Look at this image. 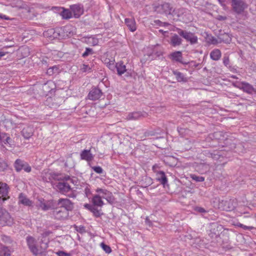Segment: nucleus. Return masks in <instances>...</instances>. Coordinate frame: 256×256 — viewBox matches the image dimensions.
<instances>
[{
	"mask_svg": "<svg viewBox=\"0 0 256 256\" xmlns=\"http://www.w3.org/2000/svg\"><path fill=\"white\" fill-rule=\"evenodd\" d=\"M80 158L88 162L92 161L94 159V156L90 152V149L82 150L80 153Z\"/></svg>",
	"mask_w": 256,
	"mask_h": 256,
	"instance_id": "15",
	"label": "nucleus"
},
{
	"mask_svg": "<svg viewBox=\"0 0 256 256\" xmlns=\"http://www.w3.org/2000/svg\"><path fill=\"white\" fill-rule=\"evenodd\" d=\"M24 166L22 168V170L26 172H30L32 170L30 166L26 162H24Z\"/></svg>",
	"mask_w": 256,
	"mask_h": 256,
	"instance_id": "42",
	"label": "nucleus"
},
{
	"mask_svg": "<svg viewBox=\"0 0 256 256\" xmlns=\"http://www.w3.org/2000/svg\"><path fill=\"white\" fill-rule=\"evenodd\" d=\"M22 136L25 138L28 139L33 134V130L32 128H24L22 131Z\"/></svg>",
	"mask_w": 256,
	"mask_h": 256,
	"instance_id": "25",
	"label": "nucleus"
},
{
	"mask_svg": "<svg viewBox=\"0 0 256 256\" xmlns=\"http://www.w3.org/2000/svg\"><path fill=\"white\" fill-rule=\"evenodd\" d=\"M225 18H223L222 16H220V18L219 20H224Z\"/></svg>",
	"mask_w": 256,
	"mask_h": 256,
	"instance_id": "62",
	"label": "nucleus"
},
{
	"mask_svg": "<svg viewBox=\"0 0 256 256\" xmlns=\"http://www.w3.org/2000/svg\"><path fill=\"white\" fill-rule=\"evenodd\" d=\"M171 56L172 60L176 61L181 62L182 59V54L181 52L178 51L174 52L171 54Z\"/></svg>",
	"mask_w": 256,
	"mask_h": 256,
	"instance_id": "32",
	"label": "nucleus"
},
{
	"mask_svg": "<svg viewBox=\"0 0 256 256\" xmlns=\"http://www.w3.org/2000/svg\"><path fill=\"white\" fill-rule=\"evenodd\" d=\"M236 204V201L234 199L222 200L219 202L218 208L222 210L230 211L233 210Z\"/></svg>",
	"mask_w": 256,
	"mask_h": 256,
	"instance_id": "5",
	"label": "nucleus"
},
{
	"mask_svg": "<svg viewBox=\"0 0 256 256\" xmlns=\"http://www.w3.org/2000/svg\"><path fill=\"white\" fill-rule=\"evenodd\" d=\"M60 31L61 29H57L56 30L51 29L46 32L44 34L46 36H48V35L50 34V36H52L54 38H62V36H61L60 35Z\"/></svg>",
	"mask_w": 256,
	"mask_h": 256,
	"instance_id": "21",
	"label": "nucleus"
},
{
	"mask_svg": "<svg viewBox=\"0 0 256 256\" xmlns=\"http://www.w3.org/2000/svg\"><path fill=\"white\" fill-rule=\"evenodd\" d=\"M198 0H186L187 2L190 4H195L196 2H198Z\"/></svg>",
	"mask_w": 256,
	"mask_h": 256,
	"instance_id": "54",
	"label": "nucleus"
},
{
	"mask_svg": "<svg viewBox=\"0 0 256 256\" xmlns=\"http://www.w3.org/2000/svg\"><path fill=\"white\" fill-rule=\"evenodd\" d=\"M221 56V52L218 50L216 49L212 52H211L210 54V58L214 60H218Z\"/></svg>",
	"mask_w": 256,
	"mask_h": 256,
	"instance_id": "28",
	"label": "nucleus"
},
{
	"mask_svg": "<svg viewBox=\"0 0 256 256\" xmlns=\"http://www.w3.org/2000/svg\"><path fill=\"white\" fill-rule=\"evenodd\" d=\"M24 161L20 160L17 159L14 164V166L16 169V170L17 172H20L22 170V168L24 166Z\"/></svg>",
	"mask_w": 256,
	"mask_h": 256,
	"instance_id": "27",
	"label": "nucleus"
},
{
	"mask_svg": "<svg viewBox=\"0 0 256 256\" xmlns=\"http://www.w3.org/2000/svg\"><path fill=\"white\" fill-rule=\"evenodd\" d=\"M223 63L225 66H228L230 64V60L228 56H225L223 58Z\"/></svg>",
	"mask_w": 256,
	"mask_h": 256,
	"instance_id": "45",
	"label": "nucleus"
},
{
	"mask_svg": "<svg viewBox=\"0 0 256 256\" xmlns=\"http://www.w3.org/2000/svg\"><path fill=\"white\" fill-rule=\"evenodd\" d=\"M190 178L196 182H202L204 180V177L197 176L195 174H191Z\"/></svg>",
	"mask_w": 256,
	"mask_h": 256,
	"instance_id": "37",
	"label": "nucleus"
},
{
	"mask_svg": "<svg viewBox=\"0 0 256 256\" xmlns=\"http://www.w3.org/2000/svg\"><path fill=\"white\" fill-rule=\"evenodd\" d=\"M154 22L156 24H158L159 26H162V24H163L162 22H160V20H155Z\"/></svg>",
	"mask_w": 256,
	"mask_h": 256,
	"instance_id": "57",
	"label": "nucleus"
},
{
	"mask_svg": "<svg viewBox=\"0 0 256 256\" xmlns=\"http://www.w3.org/2000/svg\"><path fill=\"white\" fill-rule=\"evenodd\" d=\"M56 206V204L54 200H45L44 199L39 200L38 204V208L44 211L54 210Z\"/></svg>",
	"mask_w": 256,
	"mask_h": 256,
	"instance_id": "6",
	"label": "nucleus"
},
{
	"mask_svg": "<svg viewBox=\"0 0 256 256\" xmlns=\"http://www.w3.org/2000/svg\"><path fill=\"white\" fill-rule=\"evenodd\" d=\"M70 9L75 18H78L83 12V9L80 4L72 5Z\"/></svg>",
	"mask_w": 256,
	"mask_h": 256,
	"instance_id": "14",
	"label": "nucleus"
},
{
	"mask_svg": "<svg viewBox=\"0 0 256 256\" xmlns=\"http://www.w3.org/2000/svg\"><path fill=\"white\" fill-rule=\"evenodd\" d=\"M176 30L180 36L184 38L187 42H189L191 44L198 43V37L194 33L184 30L179 28H177Z\"/></svg>",
	"mask_w": 256,
	"mask_h": 256,
	"instance_id": "4",
	"label": "nucleus"
},
{
	"mask_svg": "<svg viewBox=\"0 0 256 256\" xmlns=\"http://www.w3.org/2000/svg\"><path fill=\"white\" fill-rule=\"evenodd\" d=\"M59 72V68L58 66H54L52 67H50L47 70V74L50 76L54 74H58Z\"/></svg>",
	"mask_w": 256,
	"mask_h": 256,
	"instance_id": "33",
	"label": "nucleus"
},
{
	"mask_svg": "<svg viewBox=\"0 0 256 256\" xmlns=\"http://www.w3.org/2000/svg\"><path fill=\"white\" fill-rule=\"evenodd\" d=\"M5 54L4 52H0V58L4 56Z\"/></svg>",
	"mask_w": 256,
	"mask_h": 256,
	"instance_id": "58",
	"label": "nucleus"
},
{
	"mask_svg": "<svg viewBox=\"0 0 256 256\" xmlns=\"http://www.w3.org/2000/svg\"><path fill=\"white\" fill-rule=\"evenodd\" d=\"M154 8L157 13L164 14L166 16L172 14V12L174 11L171 4L166 2H162L155 4Z\"/></svg>",
	"mask_w": 256,
	"mask_h": 256,
	"instance_id": "3",
	"label": "nucleus"
},
{
	"mask_svg": "<svg viewBox=\"0 0 256 256\" xmlns=\"http://www.w3.org/2000/svg\"><path fill=\"white\" fill-rule=\"evenodd\" d=\"M241 89L247 93L252 94L254 91V88L252 86L246 82H242Z\"/></svg>",
	"mask_w": 256,
	"mask_h": 256,
	"instance_id": "26",
	"label": "nucleus"
},
{
	"mask_svg": "<svg viewBox=\"0 0 256 256\" xmlns=\"http://www.w3.org/2000/svg\"><path fill=\"white\" fill-rule=\"evenodd\" d=\"M116 68L118 72V74L121 76L124 74V72H126V66L124 64V62H118L116 64Z\"/></svg>",
	"mask_w": 256,
	"mask_h": 256,
	"instance_id": "24",
	"label": "nucleus"
},
{
	"mask_svg": "<svg viewBox=\"0 0 256 256\" xmlns=\"http://www.w3.org/2000/svg\"><path fill=\"white\" fill-rule=\"evenodd\" d=\"M28 245L30 251L36 256H44L46 255L45 250L48 247L46 243H43L40 246V248H38L36 245V241L32 236H28L26 238Z\"/></svg>",
	"mask_w": 256,
	"mask_h": 256,
	"instance_id": "2",
	"label": "nucleus"
},
{
	"mask_svg": "<svg viewBox=\"0 0 256 256\" xmlns=\"http://www.w3.org/2000/svg\"><path fill=\"white\" fill-rule=\"evenodd\" d=\"M90 211L94 214V215L96 217H100L101 215L100 211L98 210V208H96L94 206V208Z\"/></svg>",
	"mask_w": 256,
	"mask_h": 256,
	"instance_id": "40",
	"label": "nucleus"
},
{
	"mask_svg": "<svg viewBox=\"0 0 256 256\" xmlns=\"http://www.w3.org/2000/svg\"><path fill=\"white\" fill-rule=\"evenodd\" d=\"M154 135V134L152 132H150V131L146 132L144 133V136L140 137V140H144L145 138L150 136H152Z\"/></svg>",
	"mask_w": 256,
	"mask_h": 256,
	"instance_id": "43",
	"label": "nucleus"
},
{
	"mask_svg": "<svg viewBox=\"0 0 256 256\" xmlns=\"http://www.w3.org/2000/svg\"><path fill=\"white\" fill-rule=\"evenodd\" d=\"M13 219L10 214L4 209L0 214V224L2 225H11L12 224Z\"/></svg>",
	"mask_w": 256,
	"mask_h": 256,
	"instance_id": "8",
	"label": "nucleus"
},
{
	"mask_svg": "<svg viewBox=\"0 0 256 256\" xmlns=\"http://www.w3.org/2000/svg\"><path fill=\"white\" fill-rule=\"evenodd\" d=\"M18 202L24 206H30L32 202L24 194L20 193L18 196Z\"/></svg>",
	"mask_w": 256,
	"mask_h": 256,
	"instance_id": "20",
	"label": "nucleus"
},
{
	"mask_svg": "<svg viewBox=\"0 0 256 256\" xmlns=\"http://www.w3.org/2000/svg\"><path fill=\"white\" fill-rule=\"evenodd\" d=\"M93 54L92 49L90 48H86V49L85 52L83 53V54H82V56L84 58H86L87 56H88L89 54Z\"/></svg>",
	"mask_w": 256,
	"mask_h": 256,
	"instance_id": "39",
	"label": "nucleus"
},
{
	"mask_svg": "<svg viewBox=\"0 0 256 256\" xmlns=\"http://www.w3.org/2000/svg\"><path fill=\"white\" fill-rule=\"evenodd\" d=\"M96 192L99 193L98 195H100V196L102 197V199H106L110 204H111L114 202V199L112 192L106 190L102 188H98L96 189Z\"/></svg>",
	"mask_w": 256,
	"mask_h": 256,
	"instance_id": "9",
	"label": "nucleus"
},
{
	"mask_svg": "<svg viewBox=\"0 0 256 256\" xmlns=\"http://www.w3.org/2000/svg\"><path fill=\"white\" fill-rule=\"evenodd\" d=\"M58 256H70V254L65 252L63 251H59L57 252Z\"/></svg>",
	"mask_w": 256,
	"mask_h": 256,
	"instance_id": "48",
	"label": "nucleus"
},
{
	"mask_svg": "<svg viewBox=\"0 0 256 256\" xmlns=\"http://www.w3.org/2000/svg\"><path fill=\"white\" fill-rule=\"evenodd\" d=\"M8 164L4 161H0V172H4L6 170Z\"/></svg>",
	"mask_w": 256,
	"mask_h": 256,
	"instance_id": "38",
	"label": "nucleus"
},
{
	"mask_svg": "<svg viewBox=\"0 0 256 256\" xmlns=\"http://www.w3.org/2000/svg\"><path fill=\"white\" fill-rule=\"evenodd\" d=\"M60 180L55 184V188L60 193L64 194L70 198H76V190L71 188L69 182H72V180L69 176L60 177L58 178Z\"/></svg>",
	"mask_w": 256,
	"mask_h": 256,
	"instance_id": "1",
	"label": "nucleus"
},
{
	"mask_svg": "<svg viewBox=\"0 0 256 256\" xmlns=\"http://www.w3.org/2000/svg\"><path fill=\"white\" fill-rule=\"evenodd\" d=\"M244 226V224H240L238 225V226H239L240 227L242 228H243V226Z\"/></svg>",
	"mask_w": 256,
	"mask_h": 256,
	"instance_id": "60",
	"label": "nucleus"
},
{
	"mask_svg": "<svg viewBox=\"0 0 256 256\" xmlns=\"http://www.w3.org/2000/svg\"><path fill=\"white\" fill-rule=\"evenodd\" d=\"M0 18L2 19H4V20H8V18L6 17V16L5 15H2V14H0Z\"/></svg>",
	"mask_w": 256,
	"mask_h": 256,
	"instance_id": "56",
	"label": "nucleus"
},
{
	"mask_svg": "<svg viewBox=\"0 0 256 256\" xmlns=\"http://www.w3.org/2000/svg\"><path fill=\"white\" fill-rule=\"evenodd\" d=\"M84 207L89 210H91L92 208H94V206L90 204H84Z\"/></svg>",
	"mask_w": 256,
	"mask_h": 256,
	"instance_id": "51",
	"label": "nucleus"
},
{
	"mask_svg": "<svg viewBox=\"0 0 256 256\" xmlns=\"http://www.w3.org/2000/svg\"><path fill=\"white\" fill-rule=\"evenodd\" d=\"M253 228L252 226H244L242 228L244 230H252Z\"/></svg>",
	"mask_w": 256,
	"mask_h": 256,
	"instance_id": "55",
	"label": "nucleus"
},
{
	"mask_svg": "<svg viewBox=\"0 0 256 256\" xmlns=\"http://www.w3.org/2000/svg\"><path fill=\"white\" fill-rule=\"evenodd\" d=\"M9 6L18 10L26 8V4L20 0H12L10 1Z\"/></svg>",
	"mask_w": 256,
	"mask_h": 256,
	"instance_id": "17",
	"label": "nucleus"
},
{
	"mask_svg": "<svg viewBox=\"0 0 256 256\" xmlns=\"http://www.w3.org/2000/svg\"><path fill=\"white\" fill-rule=\"evenodd\" d=\"M156 179L163 185L164 187H166V185H168V179L164 172L160 171L157 173Z\"/></svg>",
	"mask_w": 256,
	"mask_h": 256,
	"instance_id": "16",
	"label": "nucleus"
},
{
	"mask_svg": "<svg viewBox=\"0 0 256 256\" xmlns=\"http://www.w3.org/2000/svg\"><path fill=\"white\" fill-rule=\"evenodd\" d=\"M100 246L103 249V250L106 253V254H110L112 252V249L110 247L106 244L102 242L100 244Z\"/></svg>",
	"mask_w": 256,
	"mask_h": 256,
	"instance_id": "36",
	"label": "nucleus"
},
{
	"mask_svg": "<svg viewBox=\"0 0 256 256\" xmlns=\"http://www.w3.org/2000/svg\"><path fill=\"white\" fill-rule=\"evenodd\" d=\"M233 85L234 86L241 89V87H242L241 83L240 84L238 82H236L233 83Z\"/></svg>",
	"mask_w": 256,
	"mask_h": 256,
	"instance_id": "52",
	"label": "nucleus"
},
{
	"mask_svg": "<svg viewBox=\"0 0 256 256\" xmlns=\"http://www.w3.org/2000/svg\"><path fill=\"white\" fill-rule=\"evenodd\" d=\"M218 38L220 42H224V43L230 44L232 40L231 37L229 34L225 32L220 34L218 36Z\"/></svg>",
	"mask_w": 256,
	"mask_h": 256,
	"instance_id": "22",
	"label": "nucleus"
},
{
	"mask_svg": "<svg viewBox=\"0 0 256 256\" xmlns=\"http://www.w3.org/2000/svg\"><path fill=\"white\" fill-rule=\"evenodd\" d=\"M61 16L64 19H68L72 16V12L68 10H64L61 12Z\"/></svg>",
	"mask_w": 256,
	"mask_h": 256,
	"instance_id": "35",
	"label": "nucleus"
},
{
	"mask_svg": "<svg viewBox=\"0 0 256 256\" xmlns=\"http://www.w3.org/2000/svg\"><path fill=\"white\" fill-rule=\"evenodd\" d=\"M224 135L225 134L222 132H216L212 134V137L214 139L223 140L226 138Z\"/></svg>",
	"mask_w": 256,
	"mask_h": 256,
	"instance_id": "30",
	"label": "nucleus"
},
{
	"mask_svg": "<svg viewBox=\"0 0 256 256\" xmlns=\"http://www.w3.org/2000/svg\"><path fill=\"white\" fill-rule=\"evenodd\" d=\"M75 228L76 230L81 234L84 233L86 232L85 228L84 226H75Z\"/></svg>",
	"mask_w": 256,
	"mask_h": 256,
	"instance_id": "44",
	"label": "nucleus"
},
{
	"mask_svg": "<svg viewBox=\"0 0 256 256\" xmlns=\"http://www.w3.org/2000/svg\"><path fill=\"white\" fill-rule=\"evenodd\" d=\"M108 67L110 69H112L113 68H116V65H114V62H110L108 64Z\"/></svg>",
	"mask_w": 256,
	"mask_h": 256,
	"instance_id": "53",
	"label": "nucleus"
},
{
	"mask_svg": "<svg viewBox=\"0 0 256 256\" xmlns=\"http://www.w3.org/2000/svg\"><path fill=\"white\" fill-rule=\"evenodd\" d=\"M142 116H144L140 112H134L128 114L124 119L127 120H136Z\"/></svg>",
	"mask_w": 256,
	"mask_h": 256,
	"instance_id": "13",
	"label": "nucleus"
},
{
	"mask_svg": "<svg viewBox=\"0 0 256 256\" xmlns=\"http://www.w3.org/2000/svg\"><path fill=\"white\" fill-rule=\"evenodd\" d=\"M90 68L88 65L83 64L81 67V70L83 72H86L88 70H90Z\"/></svg>",
	"mask_w": 256,
	"mask_h": 256,
	"instance_id": "47",
	"label": "nucleus"
},
{
	"mask_svg": "<svg viewBox=\"0 0 256 256\" xmlns=\"http://www.w3.org/2000/svg\"><path fill=\"white\" fill-rule=\"evenodd\" d=\"M182 40L178 35L174 34L170 38V44L173 46H179L182 44Z\"/></svg>",
	"mask_w": 256,
	"mask_h": 256,
	"instance_id": "19",
	"label": "nucleus"
},
{
	"mask_svg": "<svg viewBox=\"0 0 256 256\" xmlns=\"http://www.w3.org/2000/svg\"><path fill=\"white\" fill-rule=\"evenodd\" d=\"M211 40V42L212 44H218V43H220L219 42V40L218 38V39H216L214 37H212V39L210 40Z\"/></svg>",
	"mask_w": 256,
	"mask_h": 256,
	"instance_id": "49",
	"label": "nucleus"
},
{
	"mask_svg": "<svg viewBox=\"0 0 256 256\" xmlns=\"http://www.w3.org/2000/svg\"><path fill=\"white\" fill-rule=\"evenodd\" d=\"M196 210L199 212L203 213L206 212V210L202 208L198 207L196 208Z\"/></svg>",
	"mask_w": 256,
	"mask_h": 256,
	"instance_id": "50",
	"label": "nucleus"
},
{
	"mask_svg": "<svg viewBox=\"0 0 256 256\" xmlns=\"http://www.w3.org/2000/svg\"><path fill=\"white\" fill-rule=\"evenodd\" d=\"M8 186L6 183L0 182V200L4 202L6 200L9 198L8 196Z\"/></svg>",
	"mask_w": 256,
	"mask_h": 256,
	"instance_id": "10",
	"label": "nucleus"
},
{
	"mask_svg": "<svg viewBox=\"0 0 256 256\" xmlns=\"http://www.w3.org/2000/svg\"><path fill=\"white\" fill-rule=\"evenodd\" d=\"M102 95V92L100 90L96 88H94L90 91L88 97L89 99L94 100L100 98Z\"/></svg>",
	"mask_w": 256,
	"mask_h": 256,
	"instance_id": "12",
	"label": "nucleus"
},
{
	"mask_svg": "<svg viewBox=\"0 0 256 256\" xmlns=\"http://www.w3.org/2000/svg\"><path fill=\"white\" fill-rule=\"evenodd\" d=\"M84 193H85L86 196L87 198H89L91 194V192H90V189L88 188V186H87L86 187V188L84 189Z\"/></svg>",
	"mask_w": 256,
	"mask_h": 256,
	"instance_id": "46",
	"label": "nucleus"
},
{
	"mask_svg": "<svg viewBox=\"0 0 256 256\" xmlns=\"http://www.w3.org/2000/svg\"><path fill=\"white\" fill-rule=\"evenodd\" d=\"M232 78H234V79H238V77L236 76H234V75H232L231 76H230Z\"/></svg>",
	"mask_w": 256,
	"mask_h": 256,
	"instance_id": "59",
	"label": "nucleus"
},
{
	"mask_svg": "<svg viewBox=\"0 0 256 256\" xmlns=\"http://www.w3.org/2000/svg\"><path fill=\"white\" fill-rule=\"evenodd\" d=\"M124 21L126 24L131 32H134L136 30V26L134 19L126 18Z\"/></svg>",
	"mask_w": 256,
	"mask_h": 256,
	"instance_id": "18",
	"label": "nucleus"
},
{
	"mask_svg": "<svg viewBox=\"0 0 256 256\" xmlns=\"http://www.w3.org/2000/svg\"><path fill=\"white\" fill-rule=\"evenodd\" d=\"M0 139L2 142H4L5 144H11L12 142V138L7 136L6 134H0Z\"/></svg>",
	"mask_w": 256,
	"mask_h": 256,
	"instance_id": "31",
	"label": "nucleus"
},
{
	"mask_svg": "<svg viewBox=\"0 0 256 256\" xmlns=\"http://www.w3.org/2000/svg\"><path fill=\"white\" fill-rule=\"evenodd\" d=\"M0 256H10V252L8 248L0 244Z\"/></svg>",
	"mask_w": 256,
	"mask_h": 256,
	"instance_id": "29",
	"label": "nucleus"
},
{
	"mask_svg": "<svg viewBox=\"0 0 256 256\" xmlns=\"http://www.w3.org/2000/svg\"><path fill=\"white\" fill-rule=\"evenodd\" d=\"M52 214L56 219L58 220H64L68 216V212L66 210L62 207L54 208Z\"/></svg>",
	"mask_w": 256,
	"mask_h": 256,
	"instance_id": "7",
	"label": "nucleus"
},
{
	"mask_svg": "<svg viewBox=\"0 0 256 256\" xmlns=\"http://www.w3.org/2000/svg\"><path fill=\"white\" fill-rule=\"evenodd\" d=\"M92 169L96 173L100 174H102L103 172L102 168L99 166H92Z\"/></svg>",
	"mask_w": 256,
	"mask_h": 256,
	"instance_id": "41",
	"label": "nucleus"
},
{
	"mask_svg": "<svg viewBox=\"0 0 256 256\" xmlns=\"http://www.w3.org/2000/svg\"><path fill=\"white\" fill-rule=\"evenodd\" d=\"M173 73L176 76L178 82L186 81V78L184 77V74L178 71H174Z\"/></svg>",
	"mask_w": 256,
	"mask_h": 256,
	"instance_id": "34",
	"label": "nucleus"
},
{
	"mask_svg": "<svg viewBox=\"0 0 256 256\" xmlns=\"http://www.w3.org/2000/svg\"><path fill=\"white\" fill-rule=\"evenodd\" d=\"M164 26H168V25H169V24L167 23V22H164Z\"/></svg>",
	"mask_w": 256,
	"mask_h": 256,
	"instance_id": "61",
	"label": "nucleus"
},
{
	"mask_svg": "<svg viewBox=\"0 0 256 256\" xmlns=\"http://www.w3.org/2000/svg\"><path fill=\"white\" fill-rule=\"evenodd\" d=\"M92 202L94 206H98L100 207H102L104 204V203L102 200V197L98 194H96L93 196Z\"/></svg>",
	"mask_w": 256,
	"mask_h": 256,
	"instance_id": "23",
	"label": "nucleus"
},
{
	"mask_svg": "<svg viewBox=\"0 0 256 256\" xmlns=\"http://www.w3.org/2000/svg\"><path fill=\"white\" fill-rule=\"evenodd\" d=\"M58 205L66 210L67 212L72 210L74 208L73 203L68 198H60L58 200Z\"/></svg>",
	"mask_w": 256,
	"mask_h": 256,
	"instance_id": "11",
	"label": "nucleus"
}]
</instances>
